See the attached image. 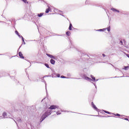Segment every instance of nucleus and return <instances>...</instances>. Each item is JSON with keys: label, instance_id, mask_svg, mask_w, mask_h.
<instances>
[{"label": "nucleus", "instance_id": "393cba45", "mask_svg": "<svg viewBox=\"0 0 129 129\" xmlns=\"http://www.w3.org/2000/svg\"><path fill=\"white\" fill-rule=\"evenodd\" d=\"M102 56H103V57H105V54H102Z\"/></svg>", "mask_w": 129, "mask_h": 129}, {"label": "nucleus", "instance_id": "7ed1b4c3", "mask_svg": "<svg viewBox=\"0 0 129 129\" xmlns=\"http://www.w3.org/2000/svg\"><path fill=\"white\" fill-rule=\"evenodd\" d=\"M50 11H51V7L48 6V8H47V9H46L45 13H46V14H48V13H49V12H50Z\"/></svg>", "mask_w": 129, "mask_h": 129}, {"label": "nucleus", "instance_id": "20e7f679", "mask_svg": "<svg viewBox=\"0 0 129 129\" xmlns=\"http://www.w3.org/2000/svg\"><path fill=\"white\" fill-rule=\"evenodd\" d=\"M46 55H47V56H48V57H49L50 58H52V59H56V57L55 56H54L51 54L47 53Z\"/></svg>", "mask_w": 129, "mask_h": 129}, {"label": "nucleus", "instance_id": "0eeeda50", "mask_svg": "<svg viewBox=\"0 0 129 129\" xmlns=\"http://www.w3.org/2000/svg\"><path fill=\"white\" fill-rule=\"evenodd\" d=\"M50 63H51V64H52V65H54V64H55V60L53 59H51Z\"/></svg>", "mask_w": 129, "mask_h": 129}, {"label": "nucleus", "instance_id": "6e6552de", "mask_svg": "<svg viewBox=\"0 0 129 129\" xmlns=\"http://www.w3.org/2000/svg\"><path fill=\"white\" fill-rule=\"evenodd\" d=\"M43 15H44V13H41L40 14H38V15H37V17H39V18H41V17H42Z\"/></svg>", "mask_w": 129, "mask_h": 129}, {"label": "nucleus", "instance_id": "a878e982", "mask_svg": "<svg viewBox=\"0 0 129 129\" xmlns=\"http://www.w3.org/2000/svg\"><path fill=\"white\" fill-rule=\"evenodd\" d=\"M22 41H23V42H25V41L24 40V37H22Z\"/></svg>", "mask_w": 129, "mask_h": 129}, {"label": "nucleus", "instance_id": "bb28decb", "mask_svg": "<svg viewBox=\"0 0 129 129\" xmlns=\"http://www.w3.org/2000/svg\"><path fill=\"white\" fill-rule=\"evenodd\" d=\"M56 114L58 115V114H61V113H56Z\"/></svg>", "mask_w": 129, "mask_h": 129}, {"label": "nucleus", "instance_id": "4468645a", "mask_svg": "<svg viewBox=\"0 0 129 129\" xmlns=\"http://www.w3.org/2000/svg\"><path fill=\"white\" fill-rule=\"evenodd\" d=\"M106 30H107L108 32H110V27H108L107 28H105Z\"/></svg>", "mask_w": 129, "mask_h": 129}, {"label": "nucleus", "instance_id": "412c9836", "mask_svg": "<svg viewBox=\"0 0 129 129\" xmlns=\"http://www.w3.org/2000/svg\"><path fill=\"white\" fill-rule=\"evenodd\" d=\"M116 116H120V114H116L115 115Z\"/></svg>", "mask_w": 129, "mask_h": 129}, {"label": "nucleus", "instance_id": "2eb2a0df", "mask_svg": "<svg viewBox=\"0 0 129 129\" xmlns=\"http://www.w3.org/2000/svg\"><path fill=\"white\" fill-rule=\"evenodd\" d=\"M45 66L47 67V68H50V67H49V64L47 63H44Z\"/></svg>", "mask_w": 129, "mask_h": 129}, {"label": "nucleus", "instance_id": "f3484780", "mask_svg": "<svg viewBox=\"0 0 129 129\" xmlns=\"http://www.w3.org/2000/svg\"><path fill=\"white\" fill-rule=\"evenodd\" d=\"M91 78H92V79L93 80H94V81H95V77H94L93 76H92V75H91Z\"/></svg>", "mask_w": 129, "mask_h": 129}, {"label": "nucleus", "instance_id": "b1692460", "mask_svg": "<svg viewBox=\"0 0 129 129\" xmlns=\"http://www.w3.org/2000/svg\"><path fill=\"white\" fill-rule=\"evenodd\" d=\"M124 119L125 120H128V118H125Z\"/></svg>", "mask_w": 129, "mask_h": 129}, {"label": "nucleus", "instance_id": "6ab92c4d", "mask_svg": "<svg viewBox=\"0 0 129 129\" xmlns=\"http://www.w3.org/2000/svg\"><path fill=\"white\" fill-rule=\"evenodd\" d=\"M15 33L16 34V35H18V36H19V32H18V31H15Z\"/></svg>", "mask_w": 129, "mask_h": 129}, {"label": "nucleus", "instance_id": "c756f323", "mask_svg": "<svg viewBox=\"0 0 129 129\" xmlns=\"http://www.w3.org/2000/svg\"><path fill=\"white\" fill-rule=\"evenodd\" d=\"M103 117H106L105 116H103Z\"/></svg>", "mask_w": 129, "mask_h": 129}, {"label": "nucleus", "instance_id": "a211bd4d", "mask_svg": "<svg viewBox=\"0 0 129 129\" xmlns=\"http://www.w3.org/2000/svg\"><path fill=\"white\" fill-rule=\"evenodd\" d=\"M106 29L104 28L103 29H100V30H98V31H100V32H102V31H105Z\"/></svg>", "mask_w": 129, "mask_h": 129}, {"label": "nucleus", "instance_id": "f257e3e1", "mask_svg": "<svg viewBox=\"0 0 129 129\" xmlns=\"http://www.w3.org/2000/svg\"><path fill=\"white\" fill-rule=\"evenodd\" d=\"M50 114H51V110L46 111L44 113V114L42 115V116H41V118L40 119L41 122H42V121H43V120L45 119V118H46V117H47V116H49V115H50Z\"/></svg>", "mask_w": 129, "mask_h": 129}, {"label": "nucleus", "instance_id": "7c9ffc66", "mask_svg": "<svg viewBox=\"0 0 129 129\" xmlns=\"http://www.w3.org/2000/svg\"><path fill=\"white\" fill-rule=\"evenodd\" d=\"M110 116H108V117H109Z\"/></svg>", "mask_w": 129, "mask_h": 129}, {"label": "nucleus", "instance_id": "c85d7f7f", "mask_svg": "<svg viewBox=\"0 0 129 129\" xmlns=\"http://www.w3.org/2000/svg\"><path fill=\"white\" fill-rule=\"evenodd\" d=\"M128 58H129V54L127 55Z\"/></svg>", "mask_w": 129, "mask_h": 129}, {"label": "nucleus", "instance_id": "1a4fd4ad", "mask_svg": "<svg viewBox=\"0 0 129 129\" xmlns=\"http://www.w3.org/2000/svg\"><path fill=\"white\" fill-rule=\"evenodd\" d=\"M92 105L93 107L94 108H95V109H97V107H96V106H95V105L94 104L93 102H92Z\"/></svg>", "mask_w": 129, "mask_h": 129}, {"label": "nucleus", "instance_id": "4be33fe9", "mask_svg": "<svg viewBox=\"0 0 129 129\" xmlns=\"http://www.w3.org/2000/svg\"><path fill=\"white\" fill-rule=\"evenodd\" d=\"M23 2L26 4V3H27V0H23Z\"/></svg>", "mask_w": 129, "mask_h": 129}, {"label": "nucleus", "instance_id": "39448f33", "mask_svg": "<svg viewBox=\"0 0 129 129\" xmlns=\"http://www.w3.org/2000/svg\"><path fill=\"white\" fill-rule=\"evenodd\" d=\"M19 57H20V58L24 59V55H23V53H22V52H19Z\"/></svg>", "mask_w": 129, "mask_h": 129}, {"label": "nucleus", "instance_id": "5701e85b", "mask_svg": "<svg viewBox=\"0 0 129 129\" xmlns=\"http://www.w3.org/2000/svg\"><path fill=\"white\" fill-rule=\"evenodd\" d=\"M61 78H65V77L64 76H61Z\"/></svg>", "mask_w": 129, "mask_h": 129}, {"label": "nucleus", "instance_id": "f8f14e48", "mask_svg": "<svg viewBox=\"0 0 129 129\" xmlns=\"http://www.w3.org/2000/svg\"><path fill=\"white\" fill-rule=\"evenodd\" d=\"M3 116L4 117H7V112H4L3 114Z\"/></svg>", "mask_w": 129, "mask_h": 129}, {"label": "nucleus", "instance_id": "cd10ccee", "mask_svg": "<svg viewBox=\"0 0 129 129\" xmlns=\"http://www.w3.org/2000/svg\"><path fill=\"white\" fill-rule=\"evenodd\" d=\"M121 45H122V41H120Z\"/></svg>", "mask_w": 129, "mask_h": 129}, {"label": "nucleus", "instance_id": "dca6fc26", "mask_svg": "<svg viewBox=\"0 0 129 129\" xmlns=\"http://www.w3.org/2000/svg\"><path fill=\"white\" fill-rule=\"evenodd\" d=\"M85 79H86V80H91V79L87 77H85Z\"/></svg>", "mask_w": 129, "mask_h": 129}, {"label": "nucleus", "instance_id": "ddd939ff", "mask_svg": "<svg viewBox=\"0 0 129 129\" xmlns=\"http://www.w3.org/2000/svg\"><path fill=\"white\" fill-rule=\"evenodd\" d=\"M104 112H105V113H107L108 114H111V112H108V111L103 110Z\"/></svg>", "mask_w": 129, "mask_h": 129}, {"label": "nucleus", "instance_id": "423d86ee", "mask_svg": "<svg viewBox=\"0 0 129 129\" xmlns=\"http://www.w3.org/2000/svg\"><path fill=\"white\" fill-rule=\"evenodd\" d=\"M113 12H116V13H119V11L114 9V8H112L111 9Z\"/></svg>", "mask_w": 129, "mask_h": 129}, {"label": "nucleus", "instance_id": "f03ea898", "mask_svg": "<svg viewBox=\"0 0 129 129\" xmlns=\"http://www.w3.org/2000/svg\"><path fill=\"white\" fill-rule=\"evenodd\" d=\"M57 108H58V106L51 105L50 107H49L48 109H56Z\"/></svg>", "mask_w": 129, "mask_h": 129}, {"label": "nucleus", "instance_id": "9d476101", "mask_svg": "<svg viewBox=\"0 0 129 129\" xmlns=\"http://www.w3.org/2000/svg\"><path fill=\"white\" fill-rule=\"evenodd\" d=\"M69 30H70V31L72 30V24H71V23L70 24Z\"/></svg>", "mask_w": 129, "mask_h": 129}, {"label": "nucleus", "instance_id": "9b49d317", "mask_svg": "<svg viewBox=\"0 0 129 129\" xmlns=\"http://www.w3.org/2000/svg\"><path fill=\"white\" fill-rule=\"evenodd\" d=\"M67 36H70L71 35V32L70 31H68L66 33Z\"/></svg>", "mask_w": 129, "mask_h": 129}, {"label": "nucleus", "instance_id": "aec40b11", "mask_svg": "<svg viewBox=\"0 0 129 129\" xmlns=\"http://www.w3.org/2000/svg\"><path fill=\"white\" fill-rule=\"evenodd\" d=\"M127 68H128V67H125L124 68V69L125 70H127Z\"/></svg>", "mask_w": 129, "mask_h": 129}]
</instances>
